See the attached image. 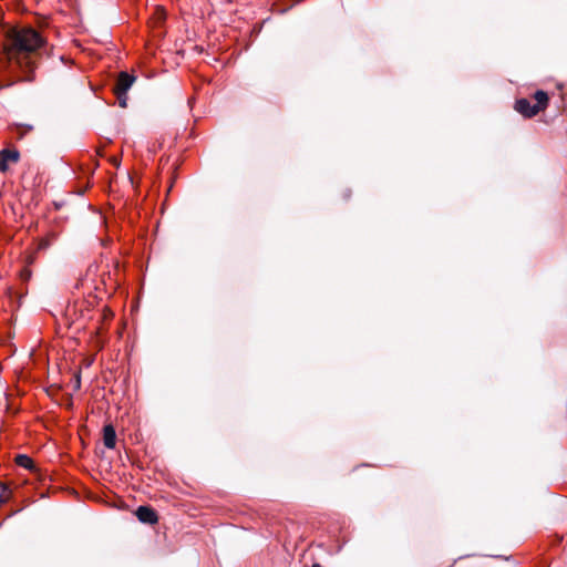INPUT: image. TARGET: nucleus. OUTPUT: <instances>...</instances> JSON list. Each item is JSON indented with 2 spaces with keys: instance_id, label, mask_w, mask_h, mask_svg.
<instances>
[{
  "instance_id": "nucleus-1",
  "label": "nucleus",
  "mask_w": 567,
  "mask_h": 567,
  "mask_svg": "<svg viewBox=\"0 0 567 567\" xmlns=\"http://www.w3.org/2000/svg\"><path fill=\"white\" fill-rule=\"evenodd\" d=\"M47 42L33 28L20 27L8 31L0 56V69L20 81H31Z\"/></svg>"
},
{
  "instance_id": "nucleus-2",
  "label": "nucleus",
  "mask_w": 567,
  "mask_h": 567,
  "mask_svg": "<svg viewBox=\"0 0 567 567\" xmlns=\"http://www.w3.org/2000/svg\"><path fill=\"white\" fill-rule=\"evenodd\" d=\"M534 99L536 103L533 105L527 99H518L515 103V110L528 118L537 115L547 107L549 97L545 91L538 90L535 92Z\"/></svg>"
},
{
  "instance_id": "nucleus-3",
  "label": "nucleus",
  "mask_w": 567,
  "mask_h": 567,
  "mask_svg": "<svg viewBox=\"0 0 567 567\" xmlns=\"http://www.w3.org/2000/svg\"><path fill=\"white\" fill-rule=\"evenodd\" d=\"M135 76L127 73V72H121L114 83L113 91L116 95L118 105L121 107L126 106L127 96L126 93L135 82Z\"/></svg>"
},
{
  "instance_id": "nucleus-4",
  "label": "nucleus",
  "mask_w": 567,
  "mask_h": 567,
  "mask_svg": "<svg viewBox=\"0 0 567 567\" xmlns=\"http://www.w3.org/2000/svg\"><path fill=\"white\" fill-rule=\"evenodd\" d=\"M20 159V153L16 148H4L0 152V171L6 173L9 169V163L16 164Z\"/></svg>"
},
{
  "instance_id": "nucleus-5",
  "label": "nucleus",
  "mask_w": 567,
  "mask_h": 567,
  "mask_svg": "<svg viewBox=\"0 0 567 567\" xmlns=\"http://www.w3.org/2000/svg\"><path fill=\"white\" fill-rule=\"evenodd\" d=\"M135 514H136V517L138 518V520L144 524L153 525V524H156L158 520V516H157L156 512L150 506L137 507Z\"/></svg>"
},
{
  "instance_id": "nucleus-6",
  "label": "nucleus",
  "mask_w": 567,
  "mask_h": 567,
  "mask_svg": "<svg viewBox=\"0 0 567 567\" xmlns=\"http://www.w3.org/2000/svg\"><path fill=\"white\" fill-rule=\"evenodd\" d=\"M103 443L105 447L112 450L116 444V433L112 424H107L103 427Z\"/></svg>"
},
{
  "instance_id": "nucleus-7",
  "label": "nucleus",
  "mask_w": 567,
  "mask_h": 567,
  "mask_svg": "<svg viewBox=\"0 0 567 567\" xmlns=\"http://www.w3.org/2000/svg\"><path fill=\"white\" fill-rule=\"evenodd\" d=\"M16 464L20 467L32 471L34 468L33 461L25 454H18L14 458Z\"/></svg>"
},
{
  "instance_id": "nucleus-8",
  "label": "nucleus",
  "mask_w": 567,
  "mask_h": 567,
  "mask_svg": "<svg viewBox=\"0 0 567 567\" xmlns=\"http://www.w3.org/2000/svg\"><path fill=\"white\" fill-rule=\"evenodd\" d=\"M8 487L4 484H0V504H3L8 499L7 495Z\"/></svg>"
},
{
  "instance_id": "nucleus-9",
  "label": "nucleus",
  "mask_w": 567,
  "mask_h": 567,
  "mask_svg": "<svg viewBox=\"0 0 567 567\" xmlns=\"http://www.w3.org/2000/svg\"><path fill=\"white\" fill-rule=\"evenodd\" d=\"M48 245H49V243L47 240H42L40 243V248H45V247H48Z\"/></svg>"
},
{
  "instance_id": "nucleus-10",
  "label": "nucleus",
  "mask_w": 567,
  "mask_h": 567,
  "mask_svg": "<svg viewBox=\"0 0 567 567\" xmlns=\"http://www.w3.org/2000/svg\"><path fill=\"white\" fill-rule=\"evenodd\" d=\"M312 567H323L320 564H313Z\"/></svg>"
}]
</instances>
